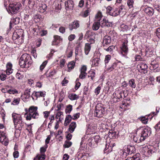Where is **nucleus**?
I'll list each match as a JSON object with an SVG mask.
<instances>
[{
	"label": "nucleus",
	"instance_id": "f257e3e1",
	"mask_svg": "<svg viewBox=\"0 0 160 160\" xmlns=\"http://www.w3.org/2000/svg\"><path fill=\"white\" fill-rule=\"evenodd\" d=\"M39 116L38 108L34 106L30 107L28 109V112H26L24 114V117L27 121H30L32 118L37 119L38 118Z\"/></svg>",
	"mask_w": 160,
	"mask_h": 160
},
{
	"label": "nucleus",
	"instance_id": "f03ea898",
	"mask_svg": "<svg viewBox=\"0 0 160 160\" xmlns=\"http://www.w3.org/2000/svg\"><path fill=\"white\" fill-rule=\"evenodd\" d=\"M12 117L15 128L16 129H21L24 126V123L21 115L16 113H13Z\"/></svg>",
	"mask_w": 160,
	"mask_h": 160
},
{
	"label": "nucleus",
	"instance_id": "7ed1b4c3",
	"mask_svg": "<svg viewBox=\"0 0 160 160\" xmlns=\"http://www.w3.org/2000/svg\"><path fill=\"white\" fill-rule=\"evenodd\" d=\"M8 3L9 5L8 12L9 13L12 14L17 13L22 6L20 3L17 2L15 0H9Z\"/></svg>",
	"mask_w": 160,
	"mask_h": 160
},
{
	"label": "nucleus",
	"instance_id": "20e7f679",
	"mask_svg": "<svg viewBox=\"0 0 160 160\" xmlns=\"http://www.w3.org/2000/svg\"><path fill=\"white\" fill-rule=\"evenodd\" d=\"M105 112V108L102 107L101 105H97L95 107L94 112V115L95 117L100 118L103 116Z\"/></svg>",
	"mask_w": 160,
	"mask_h": 160
},
{
	"label": "nucleus",
	"instance_id": "39448f33",
	"mask_svg": "<svg viewBox=\"0 0 160 160\" xmlns=\"http://www.w3.org/2000/svg\"><path fill=\"white\" fill-rule=\"evenodd\" d=\"M102 15L101 12H98L95 16L96 22H95L92 27V28L94 30H97L99 28L100 26L99 21H100L102 18Z\"/></svg>",
	"mask_w": 160,
	"mask_h": 160
},
{
	"label": "nucleus",
	"instance_id": "423d86ee",
	"mask_svg": "<svg viewBox=\"0 0 160 160\" xmlns=\"http://www.w3.org/2000/svg\"><path fill=\"white\" fill-rule=\"evenodd\" d=\"M151 133L150 128H145L142 129L141 138L139 141H143L147 137L149 136Z\"/></svg>",
	"mask_w": 160,
	"mask_h": 160
},
{
	"label": "nucleus",
	"instance_id": "0eeeda50",
	"mask_svg": "<svg viewBox=\"0 0 160 160\" xmlns=\"http://www.w3.org/2000/svg\"><path fill=\"white\" fill-rule=\"evenodd\" d=\"M123 94V92L121 91H116L113 95V102H118L120 100V99L122 98V95Z\"/></svg>",
	"mask_w": 160,
	"mask_h": 160
},
{
	"label": "nucleus",
	"instance_id": "6e6552de",
	"mask_svg": "<svg viewBox=\"0 0 160 160\" xmlns=\"http://www.w3.org/2000/svg\"><path fill=\"white\" fill-rule=\"evenodd\" d=\"M0 142L5 146L8 144V139L4 131H0Z\"/></svg>",
	"mask_w": 160,
	"mask_h": 160
},
{
	"label": "nucleus",
	"instance_id": "1a4fd4ad",
	"mask_svg": "<svg viewBox=\"0 0 160 160\" xmlns=\"http://www.w3.org/2000/svg\"><path fill=\"white\" fill-rule=\"evenodd\" d=\"M126 151H127V152H125L123 150L121 152L122 153V158H125L128 154H131L134 153L135 151V148L133 146H128Z\"/></svg>",
	"mask_w": 160,
	"mask_h": 160
},
{
	"label": "nucleus",
	"instance_id": "9d476101",
	"mask_svg": "<svg viewBox=\"0 0 160 160\" xmlns=\"http://www.w3.org/2000/svg\"><path fill=\"white\" fill-rule=\"evenodd\" d=\"M99 22L100 26L102 28L105 27H109L111 26L112 24V22H108V20L105 18L102 19V18L100 21H99Z\"/></svg>",
	"mask_w": 160,
	"mask_h": 160
},
{
	"label": "nucleus",
	"instance_id": "9b49d317",
	"mask_svg": "<svg viewBox=\"0 0 160 160\" xmlns=\"http://www.w3.org/2000/svg\"><path fill=\"white\" fill-rule=\"evenodd\" d=\"M138 68L139 71L145 73L147 72L148 66L147 64L144 62H140L138 66Z\"/></svg>",
	"mask_w": 160,
	"mask_h": 160
},
{
	"label": "nucleus",
	"instance_id": "f8f14e48",
	"mask_svg": "<svg viewBox=\"0 0 160 160\" xmlns=\"http://www.w3.org/2000/svg\"><path fill=\"white\" fill-rule=\"evenodd\" d=\"M158 62L156 60H155L151 62L150 68L152 70H155V72H158L160 71V69L158 68Z\"/></svg>",
	"mask_w": 160,
	"mask_h": 160
},
{
	"label": "nucleus",
	"instance_id": "ddd939ff",
	"mask_svg": "<svg viewBox=\"0 0 160 160\" xmlns=\"http://www.w3.org/2000/svg\"><path fill=\"white\" fill-rule=\"evenodd\" d=\"M20 59L24 61L27 63L31 64L32 63V61L30 56L26 53L22 54Z\"/></svg>",
	"mask_w": 160,
	"mask_h": 160
},
{
	"label": "nucleus",
	"instance_id": "4468645a",
	"mask_svg": "<svg viewBox=\"0 0 160 160\" xmlns=\"http://www.w3.org/2000/svg\"><path fill=\"white\" fill-rule=\"evenodd\" d=\"M87 70V67L85 65H83L80 69V74L79 76V78L82 79L85 78L87 73L86 71Z\"/></svg>",
	"mask_w": 160,
	"mask_h": 160
},
{
	"label": "nucleus",
	"instance_id": "2eb2a0df",
	"mask_svg": "<svg viewBox=\"0 0 160 160\" xmlns=\"http://www.w3.org/2000/svg\"><path fill=\"white\" fill-rule=\"evenodd\" d=\"M65 5L67 10L72 9L74 6V3L72 1L68 0L65 1Z\"/></svg>",
	"mask_w": 160,
	"mask_h": 160
},
{
	"label": "nucleus",
	"instance_id": "dca6fc26",
	"mask_svg": "<svg viewBox=\"0 0 160 160\" xmlns=\"http://www.w3.org/2000/svg\"><path fill=\"white\" fill-rule=\"evenodd\" d=\"M144 11L147 15L149 16H152L154 12L153 8L149 7L146 8L144 9Z\"/></svg>",
	"mask_w": 160,
	"mask_h": 160
},
{
	"label": "nucleus",
	"instance_id": "f3484780",
	"mask_svg": "<svg viewBox=\"0 0 160 160\" xmlns=\"http://www.w3.org/2000/svg\"><path fill=\"white\" fill-rule=\"evenodd\" d=\"M121 53L123 56H125L128 52V48L127 43L124 42L121 47Z\"/></svg>",
	"mask_w": 160,
	"mask_h": 160
},
{
	"label": "nucleus",
	"instance_id": "a211bd4d",
	"mask_svg": "<svg viewBox=\"0 0 160 160\" xmlns=\"http://www.w3.org/2000/svg\"><path fill=\"white\" fill-rule=\"evenodd\" d=\"M54 38V39L52 42V45L53 46L58 45L62 40V39L60 36L58 35L55 36Z\"/></svg>",
	"mask_w": 160,
	"mask_h": 160
},
{
	"label": "nucleus",
	"instance_id": "6ab92c4d",
	"mask_svg": "<svg viewBox=\"0 0 160 160\" xmlns=\"http://www.w3.org/2000/svg\"><path fill=\"white\" fill-rule=\"evenodd\" d=\"M91 33H87L86 36L87 37V41L91 45L95 42V38L93 35H91Z\"/></svg>",
	"mask_w": 160,
	"mask_h": 160
},
{
	"label": "nucleus",
	"instance_id": "aec40b11",
	"mask_svg": "<svg viewBox=\"0 0 160 160\" xmlns=\"http://www.w3.org/2000/svg\"><path fill=\"white\" fill-rule=\"evenodd\" d=\"M130 99L129 98L125 99L124 101H122L121 105H120V107L122 109H126L127 106L129 105V103Z\"/></svg>",
	"mask_w": 160,
	"mask_h": 160
},
{
	"label": "nucleus",
	"instance_id": "412c9836",
	"mask_svg": "<svg viewBox=\"0 0 160 160\" xmlns=\"http://www.w3.org/2000/svg\"><path fill=\"white\" fill-rule=\"evenodd\" d=\"M79 26L78 22L77 21H75L69 26V28L70 30H72L73 29H76Z\"/></svg>",
	"mask_w": 160,
	"mask_h": 160
},
{
	"label": "nucleus",
	"instance_id": "4be33fe9",
	"mask_svg": "<svg viewBox=\"0 0 160 160\" xmlns=\"http://www.w3.org/2000/svg\"><path fill=\"white\" fill-rule=\"evenodd\" d=\"M113 146L112 144H110L109 142H106L105 145V148L104 149V151L106 153H109L112 151Z\"/></svg>",
	"mask_w": 160,
	"mask_h": 160
},
{
	"label": "nucleus",
	"instance_id": "5701e85b",
	"mask_svg": "<svg viewBox=\"0 0 160 160\" xmlns=\"http://www.w3.org/2000/svg\"><path fill=\"white\" fill-rule=\"evenodd\" d=\"M88 143L90 146L92 148H95L97 146L96 142H95V140H94V138L92 137H91L89 138L88 141Z\"/></svg>",
	"mask_w": 160,
	"mask_h": 160
},
{
	"label": "nucleus",
	"instance_id": "b1692460",
	"mask_svg": "<svg viewBox=\"0 0 160 160\" xmlns=\"http://www.w3.org/2000/svg\"><path fill=\"white\" fill-rule=\"evenodd\" d=\"M100 59L99 58H95L91 60L92 67L98 66L100 63Z\"/></svg>",
	"mask_w": 160,
	"mask_h": 160
},
{
	"label": "nucleus",
	"instance_id": "393cba45",
	"mask_svg": "<svg viewBox=\"0 0 160 160\" xmlns=\"http://www.w3.org/2000/svg\"><path fill=\"white\" fill-rule=\"evenodd\" d=\"M20 22V18L18 17H16L15 18H12L11 19V21L10 22L9 27L10 28H12V24H18Z\"/></svg>",
	"mask_w": 160,
	"mask_h": 160
},
{
	"label": "nucleus",
	"instance_id": "a878e982",
	"mask_svg": "<svg viewBox=\"0 0 160 160\" xmlns=\"http://www.w3.org/2000/svg\"><path fill=\"white\" fill-rule=\"evenodd\" d=\"M30 96V90H25L24 92V94L22 96L21 98L24 101H25V100H24V99H28L29 98Z\"/></svg>",
	"mask_w": 160,
	"mask_h": 160
},
{
	"label": "nucleus",
	"instance_id": "bb28decb",
	"mask_svg": "<svg viewBox=\"0 0 160 160\" xmlns=\"http://www.w3.org/2000/svg\"><path fill=\"white\" fill-rule=\"evenodd\" d=\"M12 64L10 63H8L7 65L6 73L9 75L12 72L13 69H12Z\"/></svg>",
	"mask_w": 160,
	"mask_h": 160
},
{
	"label": "nucleus",
	"instance_id": "cd10ccee",
	"mask_svg": "<svg viewBox=\"0 0 160 160\" xmlns=\"http://www.w3.org/2000/svg\"><path fill=\"white\" fill-rule=\"evenodd\" d=\"M111 42V38L110 37L106 36H105L103 38V45L105 46Z\"/></svg>",
	"mask_w": 160,
	"mask_h": 160
},
{
	"label": "nucleus",
	"instance_id": "c85d7f7f",
	"mask_svg": "<svg viewBox=\"0 0 160 160\" xmlns=\"http://www.w3.org/2000/svg\"><path fill=\"white\" fill-rule=\"evenodd\" d=\"M77 124L76 122H72L69 125L68 130L71 133L73 132Z\"/></svg>",
	"mask_w": 160,
	"mask_h": 160
},
{
	"label": "nucleus",
	"instance_id": "c756f323",
	"mask_svg": "<svg viewBox=\"0 0 160 160\" xmlns=\"http://www.w3.org/2000/svg\"><path fill=\"white\" fill-rule=\"evenodd\" d=\"M91 48V45L89 43H87L85 44L84 47L85 53L86 55L89 53Z\"/></svg>",
	"mask_w": 160,
	"mask_h": 160
},
{
	"label": "nucleus",
	"instance_id": "7c9ffc66",
	"mask_svg": "<svg viewBox=\"0 0 160 160\" xmlns=\"http://www.w3.org/2000/svg\"><path fill=\"white\" fill-rule=\"evenodd\" d=\"M35 96L38 98L40 97H44L46 95V92L44 91L34 92Z\"/></svg>",
	"mask_w": 160,
	"mask_h": 160
},
{
	"label": "nucleus",
	"instance_id": "2f4dec72",
	"mask_svg": "<svg viewBox=\"0 0 160 160\" xmlns=\"http://www.w3.org/2000/svg\"><path fill=\"white\" fill-rule=\"evenodd\" d=\"M19 63L20 66L22 68H28L29 67V65L30 64L26 63L25 61L20 59H19Z\"/></svg>",
	"mask_w": 160,
	"mask_h": 160
},
{
	"label": "nucleus",
	"instance_id": "473e14b6",
	"mask_svg": "<svg viewBox=\"0 0 160 160\" xmlns=\"http://www.w3.org/2000/svg\"><path fill=\"white\" fill-rule=\"evenodd\" d=\"M120 13V10L118 8L113 9L111 12H110V15L115 17L118 15Z\"/></svg>",
	"mask_w": 160,
	"mask_h": 160
},
{
	"label": "nucleus",
	"instance_id": "72a5a7b5",
	"mask_svg": "<svg viewBox=\"0 0 160 160\" xmlns=\"http://www.w3.org/2000/svg\"><path fill=\"white\" fill-rule=\"evenodd\" d=\"M68 97L71 100L73 101L78 99L79 96L76 94L71 93L69 95Z\"/></svg>",
	"mask_w": 160,
	"mask_h": 160
},
{
	"label": "nucleus",
	"instance_id": "f704fd0d",
	"mask_svg": "<svg viewBox=\"0 0 160 160\" xmlns=\"http://www.w3.org/2000/svg\"><path fill=\"white\" fill-rule=\"evenodd\" d=\"M75 62L73 61L70 62L68 65V71L70 72L71 70L72 69L74 68Z\"/></svg>",
	"mask_w": 160,
	"mask_h": 160
},
{
	"label": "nucleus",
	"instance_id": "c9c22d12",
	"mask_svg": "<svg viewBox=\"0 0 160 160\" xmlns=\"http://www.w3.org/2000/svg\"><path fill=\"white\" fill-rule=\"evenodd\" d=\"M149 151V148L148 146H146L144 147H142L141 149V152L143 154L147 156V152Z\"/></svg>",
	"mask_w": 160,
	"mask_h": 160
},
{
	"label": "nucleus",
	"instance_id": "e433bc0d",
	"mask_svg": "<svg viewBox=\"0 0 160 160\" xmlns=\"http://www.w3.org/2000/svg\"><path fill=\"white\" fill-rule=\"evenodd\" d=\"M63 116V113L61 112H57L56 115V118L57 119H59V121H62Z\"/></svg>",
	"mask_w": 160,
	"mask_h": 160
},
{
	"label": "nucleus",
	"instance_id": "4c0bfd02",
	"mask_svg": "<svg viewBox=\"0 0 160 160\" xmlns=\"http://www.w3.org/2000/svg\"><path fill=\"white\" fill-rule=\"evenodd\" d=\"M129 86L132 88H135L136 87V84L134 79H131L128 82Z\"/></svg>",
	"mask_w": 160,
	"mask_h": 160
},
{
	"label": "nucleus",
	"instance_id": "58836bf2",
	"mask_svg": "<svg viewBox=\"0 0 160 160\" xmlns=\"http://www.w3.org/2000/svg\"><path fill=\"white\" fill-rule=\"evenodd\" d=\"M40 12L42 13L44 12L46 10L47 6L45 4H43L39 7Z\"/></svg>",
	"mask_w": 160,
	"mask_h": 160
},
{
	"label": "nucleus",
	"instance_id": "ea45409f",
	"mask_svg": "<svg viewBox=\"0 0 160 160\" xmlns=\"http://www.w3.org/2000/svg\"><path fill=\"white\" fill-rule=\"evenodd\" d=\"M95 73L94 71H90L89 72L88 77H90L92 80H93L94 78L95 77Z\"/></svg>",
	"mask_w": 160,
	"mask_h": 160
},
{
	"label": "nucleus",
	"instance_id": "a19ab883",
	"mask_svg": "<svg viewBox=\"0 0 160 160\" xmlns=\"http://www.w3.org/2000/svg\"><path fill=\"white\" fill-rule=\"evenodd\" d=\"M72 109V106L71 105H68L65 110V112L66 113H70Z\"/></svg>",
	"mask_w": 160,
	"mask_h": 160
},
{
	"label": "nucleus",
	"instance_id": "79ce46f5",
	"mask_svg": "<svg viewBox=\"0 0 160 160\" xmlns=\"http://www.w3.org/2000/svg\"><path fill=\"white\" fill-rule=\"evenodd\" d=\"M127 4L129 8H133L134 1L133 0H128Z\"/></svg>",
	"mask_w": 160,
	"mask_h": 160
},
{
	"label": "nucleus",
	"instance_id": "37998d69",
	"mask_svg": "<svg viewBox=\"0 0 160 160\" xmlns=\"http://www.w3.org/2000/svg\"><path fill=\"white\" fill-rule=\"evenodd\" d=\"M87 154L85 153H79L78 154V159L83 158L85 159L86 158Z\"/></svg>",
	"mask_w": 160,
	"mask_h": 160
},
{
	"label": "nucleus",
	"instance_id": "c03bdc74",
	"mask_svg": "<svg viewBox=\"0 0 160 160\" xmlns=\"http://www.w3.org/2000/svg\"><path fill=\"white\" fill-rule=\"evenodd\" d=\"M139 119L142 123L145 124L147 123L148 120V118L145 117H142L140 118Z\"/></svg>",
	"mask_w": 160,
	"mask_h": 160
},
{
	"label": "nucleus",
	"instance_id": "a18cd8bd",
	"mask_svg": "<svg viewBox=\"0 0 160 160\" xmlns=\"http://www.w3.org/2000/svg\"><path fill=\"white\" fill-rule=\"evenodd\" d=\"M92 137L93 138H94V140H95V142H96L97 145L98 143L101 140V138L99 135H96Z\"/></svg>",
	"mask_w": 160,
	"mask_h": 160
},
{
	"label": "nucleus",
	"instance_id": "49530a36",
	"mask_svg": "<svg viewBox=\"0 0 160 160\" xmlns=\"http://www.w3.org/2000/svg\"><path fill=\"white\" fill-rule=\"evenodd\" d=\"M121 28L122 29V30L123 31H127L129 29L128 27L124 24H122L121 26Z\"/></svg>",
	"mask_w": 160,
	"mask_h": 160
},
{
	"label": "nucleus",
	"instance_id": "de8ad7c7",
	"mask_svg": "<svg viewBox=\"0 0 160 160\" xmlns=\"http://www.w3.org/2000/svg\"><path fill=\"white\" fill-rule=\"evenodd\" d=\"M95 128L96 127H95L93 128V127L92 126H91L90 125H89L88 127L87 130L91 133H92L95 131Z\"/></svg>",
	"mask_w": 160,
	"mask_h": 160
},
{
	"label": "nucleus",
	"instance_id": "09e8293b",
	"mask_svg": "<svg viewBox=\"0 0 160 160\" xmlns=\"http://www.w3.org/2000/svg\"><path fill=\"white\" fill-rule=\"evenodd\" d=\"M47 63V61H45L43 62L42 64L41 65V66L40 67V69L41 71H42L45 68Z\"/></svg>",
	"mask_w": 160,
	"mask_h": 160
},
{
	"label": "nucleus",
	"instance_id": "8fccbe9b",
	"mask_svg": "<svg viewBox=\"0 0 160 160\" xmlns=\"http://www.w3.org/2000/svg\"><path fill=\"white\" fill-rule=\"evenodd\" d=\"M20 100L19 98H14L11 104L13 105H18L19 103Z\"/></svg>",
	"mask_w": 160,
	"mask_h": 160
},
{
	"label": "nucleus",
	"instance_id": "3c124183",
	"mask_svg": "<svg viewBox=\"0 0 160 160\" xmlns=\"http://www.w3.org/2000/svg\"><path fill=\"white\" fill-rule=\"evenodd\" d=\"M72 144V142L70 141H66L64 144V147L65 148H69Z\"/></svg>",
	"mask_w": 160,
	"mask_h": 160
},
{
	"label": "nucleus",
	"instance_id": "603ef678",
	"mask_svg": "<svg viewBox=\"0 0 160 160\" xmlns=\"http://www.w3.org/2000/svg\"><path fill=\"white\" fill-rule=\"evenodd\" d=\"M101 89V87L99 86L95 89L94 93L96 95H97L99 93Z\"/></svg>",
	"mask_w": 160,
	"mask_h": 160
},
{
	"label": "nucleus",
	"instance_id": "864d4df0",
	"mask_svg": "<svg viewBox=\"0 0 160 160\" xmlns=\"http://www.w3.org/2000/svg\"><path fill=\"white\" fill-rule=\"evenodd\" d=\"M8 92L10 94H14L18 93V91L15 89H10L8 90Z\"/></svg>",
	"mask_w": 160,
	"mask_h": 160
},
{
	"label": "nucleus",
	"instance_id": "5fc2aeb1",
	"mask_svg": "<svg viewBox=\"0 0 160 160\" xmlns=\"http://www.w3.org/2000/svg\"><path fill=\"white\" fill-rule=\"evenodd\" d=\"M38 160H44L45 159V155L44 154H42L38 156V158H35Z\"/></svg>",
	"mask_w": 160,
	"mask_h": 160
},
{
	"label": "nucleus",
	"instance_id": "6e6d98bb",
	"mask_svg": "<svg viewBox=\"0 0 160 160\" xmlns=\"http://www.w3.org/2000/svg\"><path fill=\"white\" fill-rule=\"evenodd\" d=\"M111 56L110 55H108L106 56L104 61L105 64L107 63L108 62L109 60H110L111 59Z\"/></svg>",
	"mask_w": 160,
	"mask_h": 160
},
{
	"label": "nucleus",
	"instance_id": "4d7b16f0",
	"mask_svg": "<svg viewBox=\"0 0 160 160\" xmlns=\"http://www.w3.org/2000/svg\"><path fill=\"white\" fill-rule=\"evenodd\" d=\"M116 132H115L111 131H109L108 133V136L110 138H113L115 136Z\"/></svg>",
	"mask_w": 160,
	"mask_h": 160
},
{
	"label": "nucleus",
	"instance_id": "13d9d810",
	"mask_svg": "<svg viewBox=\"0 0 160 160\" xmlns=\"http://www.w3.org/2000/svg\"><path fill=\"white\" fill-rule=\"evenodd\" d=\"M75 35L74 34H72L68 37V39L70 41L73 40L75 38Z\"/></svg>",
	"mask_w": 160,
	"mask_h": 160
},
{
	"label": "nucleus",
	"instance_id": "bf43d9fd",
	"mask_svg": "<svg viewBox=\"0 0 160 160\" xmlns=\"http://www.w3.org/2000/svg\"><path fill=\"white\" fill-rule=\"evenodd\" d=\"M31 54L35 58H36L37 57V54L35 49H33L32 50Z\"/></svg>",
	"mask_w": 160,
	"mask_h": 160
},
{
	"label": "nucleus",
	"instance_id": "052dcab7",
	"mask_svg": "<svg viewBox=\"0 0 160 160\" xmlns=\"http://www.w3.org/2000/svg\"><path fill=\"white\" fill-rule=\"evenodd\" d=\"M20 38L19 35L16 33H14L12 36V38L13 40H16Z\"/></svg>",
	"mask_w": 160,
	"mask_h": 160
},
{
	"label": "nucleus",
	"instance_id": "680f3d73",
	"mask_svg": "<svg viewBox=\"0 0 160 160\" xmlns=\"http://www.w3.org/2000/svg\"><path fill=\"white\" fill-rule=\"evenodd\" d=\"M90 12V11L89 9H87V10H85L84 12L83 16L84 17H87L89 15Z\"/></svg>",
	"mask_w": 160,
	"mask_h": 160
},
{
	"label": "nucleus",
	"instance_id": "e2e57ef3",
	"mask_svg": "<svg viewBox=\"0 0 160 160\" xmlns=\"http://www.w3.org/2000/svg\"><path fill=\"white\" fill-rule=\"evenodd\" d=\"M80 114L79 113H77L74 114L72 117V119L76 120L79 118Z\"/></svg>",
	"mask_w": 160,
	"mask_h": 160
},
{
	"label": "nucleus",
	"instance_id": "0e129e2a",
	"mask_svg": "<svg viewBox=\"0 0 160 160\" xmlns=\"http://www.w3.org/2000/svg\"><path fill=\"white\" fill-rule=\"evenodd\" d=\"M141 138V136H139L138 137H134L133 138L134 140L137 143H139L140 142H142V141H139V139Z\"/></svg>",
	"mask_w": 160,
	"mask_h": 160
},
{
	"label": "nucleus",
	"instance_id": "69168bd1",
	"mask_svg": "<svg viewBox=\"0 0 160 160\" xmlns=\"http://www.w3.org/2000/svg\"><path fill=\"white\" fill-rule=\"evenodd\" d=\"M114 48V47L113 46H110L108 48L106 49H105L106 51L108 52H111Z\"/></svg>",
	"mask_w": 160,
	"mask_h": 160
},
{
	"label": "nucleus",
	"instance_id": "338daca9",
	"mask_svg": "<svg viewBox=\"0 0 160 160\" xmlns=\"http://www.w3.org/2000/svg\"><path fill=\"white\" fill-rule=\"evenodd\" d=\"M156 33L157 37L160 38V28H158L157 29Z\"/></svg>",
	"mask_w": 160,
	"mask_h": 160
},
{
	"label": "nucleus",
	"instance_id": "774afa93",
	"mask_svg": "<svg viewBox=\"0 0 160 160\" xmlns=\"http://www.w3.org/2000/svg\"><path fill=\"white\" fill-rule=\"evenodd\" d=\"M154 128L157 131H158L160 129V122L156 125Z\"/></svg>",
	"mask_w": 160,
	"mask_h": 160
}]
</instances>
